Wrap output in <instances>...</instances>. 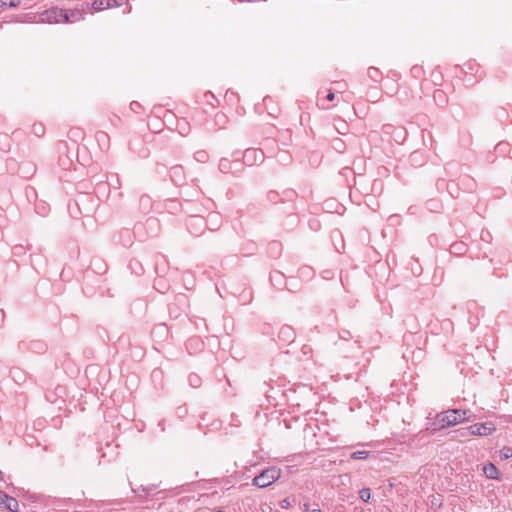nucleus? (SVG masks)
<instances>
[{
	"mask_svg": "<svg viewBox=\"0 0 512 512\" xmlns=\"http://www.w3.org/2000/svg\"><path fill=\"white\" fill-rule=\"evenodd\" d=\"M470 411L469 410H461V409H453L447 410L445 412L439 413L436 416V423L438 427H435L434 430L444 429L449 426H454L464 421L470 420Z\"/></svg>",
	"mask_w": 512,
	"mask_h": 512,
	"instance_id": "1",
	"label": "nucleus"
},
{
	"mask_svg": "<svg viewBox=\"0 0 512 512\" xmlns=\"http://www.w3.org/2000/svg\"><path fill=\"white\" fill-rule=\"evenodd\" d=\"M280 476H281L280 469H278L276 467H270V468H267L264 471H262V473L260 475L256 476L253 479V483H254V485H256L260 488H264V487H267V486L271 485L272 483H274L276 480H278L280 478Z\"/></svg>",
	"mask_w": 512,
	"mask_h": 512,
	"instance_id": "2",
	"label": "nucleus"
},
{
	"mask_svg": "<svg viewBox=\"0 0 512 512\" xmlns=\"http://www.w3.org/2000/svg\"><path fill=\"white\" fill-rule=\"evenodd\" d=\"M496 430V426L493 422H485L480 424L471 425L467 431L461 433V436L467 435L473 436H488Z\"/></svg>",
	"mask_w": 512,
	"mask_h": 512,
	"instance_id": "3",
	"label": "nucleus"
},
{
	"mask_svg": "<svg viewBox=\"0 0 512 512\" xmlns=\"http://www.w3.org/2000/svg\"><path fill=\"white\" fill-rule=\"evenodd\" d=\"M0 505L10 512H18V501L0 490Z\"/></svg>",
	"mask_w": 512,
	"mask_h": 512,
	"instance_id": "4",
	"label": "nucleus"
},
{
	"mask_svg": "<svg viewBox=\"0 0 512 512\" xmlns=\"http://www.w3.org/2000/svg\"><path fill=\"white\" fill-rule=\"evenodd\" d=\"M61 16H63L61 9H51V10L45 11L41 15V21L50 23V24L60 23L62 21Z\"/></svg>",
	"mask_w": 512,
	"mask_h": 512,
	"instance_id": "5",
	"label": "nucleus"
},
{
	"mask_svg": "<svg viewBox=\"0 0 512 512\" xmlns=\"http://www.w3.org/2000/svg\"><path fill=\"white\" fill-rule=\"evenodd\" d=\"M125 0H94L92 2V8L100 11L111 7H119L124 3Z\"/></svg>",
	"mask_w": 512,
	"mask_h": 512,
	"instance_id": "6",
	"label": "nucleus"
},
{
	"mask_svg": "<svg viewBox=\"0 0 512 512\" xmlns=\"http://www.w3.org/2000/svg\"><path fill=\"white\" fill-rule=\"evenodd\" d=\"M483 471H484L485 476L489 479H498L499 478V471H498L497 467L492 463H488L487 465H485L483 468Z\"/></svg>",
	"mask_w": 512,
	"mask_h": 512,
	"instance_id": "7",
	"label": "nucleus"
},
{
	"mask_svg": "<svg viewBox=\"0 0 512 512\" xmlns=\"http://www.w3.org/2000/svg\"><path fill=\"white\" fill-rule=\"evenodd\" d=\"M369 455L368 451H356L351 454L353 459H366Z\"/></svg>",
	"mask_w": 512,
	"mask_h": 512,
	"instance_id": "8",
	"label": "nucleus"
},
{
	"mask_svg": "<svg viewBox=\"0 0 512 512\" xmlns=\"http://www.w3.org/2000/svg\"><path fill=\"white\" fill-rule=\"evenodd\" d=\"M359 495L363 501L367 502L371 496L370 489L363 488L362 490H360Z\"/></svg>",
	"mask_w": 512,
	"mask_h": 512,
	"instance_id": "9",
	"label": "nucleus"
},
{
	"mask_svg": "<svg viewBox=\"0 0 512 512\" xmlns=\"http://www.w3.org/2000/svg\"><path fill=\"white\" fill-rule=\"evenodd\" d=\"M10 6V7H15L16 6V3L14 1H9V0H0V7H3V6Z\"/></svg>",
	"mask_w": 512,
	"mask_h": 512,
	"instance_id": "10",
	"label": "nucleus"
},
{
	"mask_svg": "<svg viewBox=\"0 0 512 512\" xmlns=\"http://www.w3.org/2000/svg\"><path fill=\"white\" fill-rule=\"evenodd\" d=\"M62 15L61 18H62V21L61 22H69L70 21V18H69V15L62 10Z\"/></svg>",
	"mask_w": 512,
	"mask_h": 512,
	"instance_id": "11",
	"label": "nucleus"
},
{
	"mask_svg": "<svg viewBox=\"0 0 512 512\" xmlns=\"http://www.w3.org/2000/svg\"><path fill=\"white\" fill-rule=\"evenodd\" d=\"M335 95L332 92H329L327 95V100L332 101L334 99Z\"/></svg>",
	"mask_w": 512,
	"mask_h": 512,
	"instance_id": "12",
	"label": "nucleus"
},
{
	"mask_svg": "<svg viewBox=\"0 0 512 512\" xmlns=\"http://www.w3.org/2000/svg\"><path fill=\"white\" fill-rule=\"evenodd\" d=\"M503 456H504L505 458H509V457H511L510 449H507V450L504 452Z\"/></svg>",
	"mask_w": 512,
	"mask_h": 512,
	"instance_id": "13",
	"label": "nucleus"
},
{
	"mask_svg": "<svg viewBox=\"0 0 512 512\" xmlns=\"http://www.w3.org/2000/svg\"><path fill=\"white\" fill-rule=\"evenodd\" d=\"M288 506H289V501H288L287 499H285V500L283 501V505H282V507L287 508Z\"/></svg>",
	"mask_w": 512,
	"mask_h": 512,
	"instance_id": "14",
	"label": "nucleus"
},
{
	"mask_svg": "<svg viewBox=\"0 0 512 512\" xmlns=\"http://www.w3.org/2000/svg\"><path fill=\"white\" fill-rule=\"evenodd\" d=\"M303 509H304V511H309V503H307V502L304 503L303 504Z\"/></svg>",
	"mask_w": 512,
	"mask_h": 512,
	"instance_id": "15",
	"label": "nucleus"
},
{
	"mask_svg": "<svg viewBox=\"0 0 512 512\" xmlns=\"http://www.w3.org/2000/svg\"><path fill=\"white\" fill-rule=\"evenodd\" d=\"M312 512H322V511L319 508H315V509L312 510Z\"/></svg>",
	"mask_w": 512,
	"mask_h": 512,
	"instance_id": "16",
	"label": "nucleus"
}]
</instances>
